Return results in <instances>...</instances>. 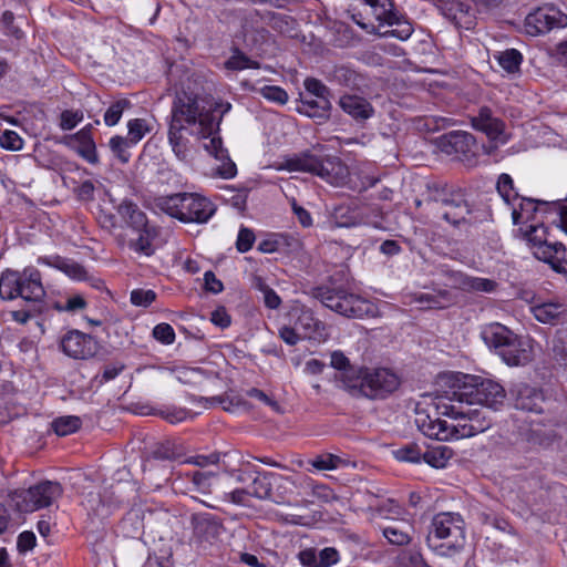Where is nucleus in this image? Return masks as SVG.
Instances as JSON below:
<instances>
[{
	"instance_id": "nucleus-1",
	"label": "nucleus",
	"mask_w": 567,
	"mask_h": 567,
	"mask_svg": "<svg viewBox=\"0 0 567 567\" xmlns=\"http://www.w3.org/2000/svg\"><path fill=\"white\" fill-rule=\"evenodd\" d=\"M436 409L440 411V414L453 417L456 423L449 425L445 420H441L437 416L433 417L427 411L417 409L415 424L430 439L449 441L451 439L471 437L485 432L492 425V420L484 411L471 409L470 405L440 401Z\"/></svg>"
},
{
	"instance_id": "nucleus-2",
	"label": "nucleus",
	"mask_w": 567,
	"mask_h": 567,
	"mask_svg": "<svg viewBox=\"0 0 567 567\" xmlns=\"http://www.w3.org/2000/svg\"><path fill=\"white\" fill-rule=\"evenodd\" d=\"M0 297L2 300L21 298L24 301L23 308L11 311V318L18 323L25 324L45 308V290L40 271L35 268H27L23 271L4 270L0 277Z\"/></svg>"
},
{
	"instance_id": "nucleus-3",
	"label": "nucleus",
	"mask_w": 567,
	"mask_h": 567,
	"mask_svg": "<svg viewBox=\"0 0 567 567\" xmlns=\"http://www.w3.org/2000/svg\"><path fill=\"white\" fill-rule=\"evenodd\" d=\"M310 293L324 307L346 318H373L379 313V309L373 302L338 284V279L334 276L329 277L322 285L313 287Z\"/></svg>"
},
{
	"instance_id": "nucleus-4",
	"label": "nucleus",
	"mask_w": 567,
	"mask_h": 567,
	"mask_svg": "<svg viewBox=\"0 0 567 567\" xmlns=\"http://www.w3.org/2000/svg\"><path fill=\"white\" fill-rule=\"evenodd\" d=\"M481 337L508 367H523L534 357L533 341L513 332L499 322H491L482 328Z\"/></svg>"
},
{
	"instance_id": "nucleus-5",
	"label": "nucleus",
	"mask_w": 567,
	"mask_h": 567,
	"mask_svg": "<svg viewBox=\"0 0 567 567\" xmlns=\"http://www.w3.org/2000/svg\"><path fill=\"white\" fill-rule=\"evenodd\" d=\"M445 399L465 405L481 404L497 411L504 405L506 391L494 380L464 374L445 392Z\"/></svg>"
},
{
	"instance_id": "nucleus-6",
	"label": "nucleus",
	"mask_w": 567,
	"mask_h": 567,
	"mask_svg": "<svg viewBox=\"0 0 567 567\" xmlns=\"http://www.w3.org/2000/svg\"><path fill=\"white\" fill-rule=\"evenodd\" d=\"M429 548L439 556L453 557L465 545L464 520L460 514L439 513L426 536Z\"/></svg>"
},
{
	"instance_id": "nucleus-7",
	"label": "nucleus",
	"mask_w": 567,
	"mask_h": 567,
	"mask_svg": "<svg viewBox=\"0 0 567 567\" xmlns=\"http://www.w3.org/2000/svg\"><path fill=\"white\" fill-rule=\"evenodd\" d=\"M206 99L186 91L178 92L172 106L171 122L176 124L198 125V135L207 137L219 126L216 115L212 114L213 106L208 105Z\"/></svg>"
},
{
	"instance_id": "nucleus-8",
	"label": "nucleus",
	"mask_w": 567,
	"mask_h": 567,
	"mask_svg": "<svg viewBox=\"0 0 567 567\" xmlns=\"http://www.w3.org/2000/svg\"><path fill=\"white\" fill-rule=\"evenodd\" d=\"M157 206L183 223L205 224L216 212L214 203L197 193H177L161 197Z\"/></svg>"
},
{
	"instance_id": "nucleus-9",
	"label": "nucleus",
	"mask_w": 567,
	"mask_h": 567,
	"mask_svg": "<svg viewBox=\"0 0 567 567\" xmlns=\"http://www.w3.org/2000/svg\"><path fill=\"white\" fill-rule=\"evenodd\" d=\"M525 236L532 245L534 256L567 278L566 248L561 243L548 241L544 224L530 225Z\"/></svg>"
},
{
	"instance_id": "nucleus-10",
	"label": "nucleus",
	"mask_w": 567,
	"mask_h": 567,
	"mask_svg": "<svg viewBox=\"0 0 567 567\" xmlns=\"http://www.w3.org/2000/svg\"><path fill=\"white\" fill-rule=\"evenodd\" d=\"M63 493L60 483L43 481L28 489L16 491L12 501L21 513H31L43 507H49Z\"/></svg>"
},
{
	"instance_id": "nucleus-11",
	"label": "nucleus",
	"mask_w": 567,
	"mask_h": 567,
	"mask_svg": "<svg viewBox=\"0 0 567 567\" xmlns=\"http://www.w3.org/2000/svg\"><path fill=\"white\" fill-rule=\"evenodd\" d=\"M282 168L289 172H307L317 175L328 182H331V172L337 168V175H343L346 168L341 165L338 157L327 156L322 158L310 152L301 153L295 157L286 159Z\"/></svg>"
},
{
	"instance_id": "nucleus-12",
	"label": "nucleus",
	"mask_w": 567,
	"mask_h": 567,
	"mask_svg": "<svg viewBox=\"0 0 567 567\" xmlns=\"http://www.w3.org/2000/svg\"><path fill=\"white\" fill-rule=\"evenodd\" d=\"M439 146L447 155H455L468 166L477 163L478 145L476 138L468 132L453 131L440 137Z\"/></svg>"
},
{
	"instance_id": "nucleus-13",
	"label": "nucleus",
	"mask_w": 567,
	"mask_h": 567,
	"mask_svg": "<svg viewBox=\"0 0 567 567\" xmlns=\"http://www.w3.org/2000/svg\"><path fill=\"white\" fill-rule=\"evenodd\" d=\"M372 8L375 19L389 25H396L395 29L388 30L380 33L381 37H394L400 40H406L411 37L413 28L410 22L402 21L400 16L394 10V4L391 0H363Z\"/></svg>"
},
{
	"instance_id": "nucleus-14",
	"label": "nucleus",
	"mask_w": 567,
	"mask_h": 567,
	"mask_svg": "<svg viewBox=\"0 0 567 567\" xmlns=\"http://www.w3.org/2000/svg\"><path fill=\"white\" fill-rule=\"evenodd\" d=\"M525 27L530 35L547 33L567 27V14L554 6L539 7L526 17Z\"/></svg>"
},
{
	"instance_id": "nucleus-15",
	"label": "nucleus",
	"mask_w": 567,
	"mask_h": 567,
	"mask_svg": "<svg viewBox=\"0 0 567 567\" xmlns=\"http://www.w3.org/2000/svg\"><path fill=\"white\" fill-rule=\"evenodd\" d=\"M60 349L72 359L86 360L96 355L101 346L91 334L70 330L61 338Z\"/></svg>"
},
{
	"instance_id": "nucleus-16",
	"label": "nucleus",
	"mask_w": 567,
	"mask_h": 567,
	"mask_svg": "<svg viewBox=\"0 0 567 567\" xmlns=\"http://www.w3.org/2000/svg\"><path fill=\"white\" fill-rule=\"evenodd\" d=\"M430 200L442 206V217L453 225L464 221L471 213L470 206L461 192L436 190L430 195Z\"/></svg>"
},
{
	"instance_id": "nucleus-17",
	"label": "nucleus",
	"mask_w": 567,
	"mask_h": 567,
	"mask_svg": "<svg viewBox=\"0 0 567 567\" xmlns=\"http://www.w3.org/2000/svg\"><path fill=\"white\" fill-rule=\"evenodd\" d=\"M400 385V380L395 373L385 368L367 370L365 386L363 396L369 399H383L394 392Z\"/></svg>"
},
{
	"instance_id": "nucleus-18",
	"label": "nucleus",
	"mask_w": 567,
	"mask_h": 567,
	"mask_svg": "<svg viewBox=\"0 0 567 567\" xmlns=\"http://www.w3.org/2000/svg\"><path fill=\"white\" fill-rule=\"evenodd\" d=\"M471 125L475 131L484 133L488 140L501 141L502 144L507 142L505 136V123L502 118L494 114V111L486 105L477 110V114L470 117Z\"/></svg>"
},
{
	"instance_id": "nucleus-19",
	"label": "nucleus",
	"mask_w": 567,
	"mask_h": 567,
	"mask_svg": "<svg viewBox=\"0 0 567 567\" xmlns=\"http://www.w3.org/2000/svg\"><path fill=\"white\" fill-rule=\"evenodd\" d=\"M437 10L457 28L471 30L475 25L472 8L458 0H436Z\"/></svg>"
},
{
	"instance_id": "nucleus-20",
	"label": "nucleus",
	"mask_w": 567,
	"mask_h": 567,
	"mask_svg": "<svg viewBox=\"0 0 567 567\" xmlns=\"http://www.w3.org/2000/svg\"><path fill=\"white\" fill-rule=\"evenodd\" d=\"M340 109L355 122L363 123L374 114V107L364 97L355 94H344L338 102Z\"/></svg>"
},
{
	"instance_id": "nucleus-21",
	"label": "nucleus",
	"mask_w": 567,
	"mask_h": 567,
	"mask_svg": "<svg viewBox=\"0 0 567 567\" xmlns=\"http://www.w3.org/2000/svg\"><path fill=\"white\" fill-rule=\"evenodd\" d=\"M553 202L518 197L517 202H513L512 206V218L513 224L518 225L524 217L532 218L534 214L538 212L554 213Z\"/></svg>"
},
{
	"instance_id": "nucleus-22",
	"label": "nucleus",
	"mask_w": 567,
	"mask_h": 567,
	"mask_svg": "<svg viewBox=\"0 0 567 567\" xmlns=\"http://www.w3.org/2000/svg\"><path fill=\"white\" fill-rule=\"evenodd\" d=\"M295 323L303 339L320 342L328 338L326 324L316 318L310 310H301Z\"/></svg>"
},
{
	"instance_id": "nucleus-23",
	"label": "nucleus",
	"mask_w": 567,
	"mask_h": 567,
	"mask_svg": "<svg viewBox=\"0 0 567 567\" xmlns=\"http://www.w3.org/2000/svg\"><path fill=\"white\" fill-rule=\"evenodd\" d=\"M305 567H331L339 561V551L334 547L317 550L313 547L305 548L297 555Z\"/></svg>"
},
{
	"instance_id": "nucleus-24",
	"label": "nucleus",
	"mask_w": 567,
	"mask_h": 567,
	"mask_svg": "<svg viewBox=\"0 0 567 567\" xmlns=\"http://www.w3.org/2000/svg\"><path fill=\"white\" fill-rule=\"evenodd\" d=\"M92 124L86 125L78 133L68 137L71 145L89 163H97L96 146L92 137Z\"/></svg>"
},
{
	"instance_id": "nucleus-25",
	"label": "nucleus",
	"mask_w": 567,
	"mask_h": 567,
	"mask_svg": "<svg viewBox=\"0 0 567 567\" xmlns=\"http://www.w3.org/2000/svg\"><path fill=\"white\" fill-rule=\"evenodd\" d=\"M278 483H290V477L270 472L258 473L248 488V495L260 499L272 498V485Z\"/></svg>"
},
{
	"instance_id": "nucleus-26",
	"label": "nucleus",
	"mask_w": 567,
	"mask_h": 567,
	"mask_svg": "<svg viewBox=\"0 0 567 567\" xmlns=\"http://www.w3.org/2000/svg\"><path fill=\"white\" fill-rule=\"evenodd\" d=\"M367 368L349 367L336 375L339 386L347 390L352 395H363V388L365 386V372Z\"/></svg>"
},
{
	"instance_id": "nucleus-27",
	"label": "nucleus",
	"mask_w": 567,
	"mask_h": 567,
	"mask_svg": "<svg viewBox=\"0 0 567 567\" xmlns=\"http://www.w3.org/2000/svg\"><path fill=\"white\" fill-rule=\"evenodd\" d=\"M195 535L204 540L216 539L223 530L219 519L210 514H195L192 517Z\"/></svg>"
},
{
	"instance_id": "nucleus-28",
	"label": "nucleus",
	"mask_w": 567,
	"mask_h": 567,
	"mask_svg": "<svg viewBox=\"0 0 567 567\" xmlns=\"http://www.w3.org/2000/svg\"><path fill=\"white\" fill-rule=\"evenodd\" d=\"M545 398L543 392L526 384L519 388L515 400V406L517 409L534 413H542Z\"/></svg>"
},
{
	"instance_id": "nucleus-29",
	"label": "nucleus",
	"mask_w": 567,
	"mask_h": 567,
	"mask_svg": "<svg viewBox=\"0 0 567 567\" xmlns=\"http://www.w3.org/2000/svg\"><path fill=\"white\" fill-rule=\"evenodd\" d=\"M117 213L134 231L148 227L146 214L132 200L124 199L118 205Z\"/></svg>"
},
{
	"instance_id": "nucleus-30",
	"label": "nucleus",
	"mask_w": 567,
	"mask_h": 567,
	"mask_svg": "<svg viewBox=\"0 0 567 567\" xmlns=\"http://www.w3.org/2000/svg\"><path fill=\"white\" fill-rule=\"evenodd\" d=\"M330 109L329 99H301L296 111L319 122H324L330 117Z\"/></svg>"
},
{
	"instance_id": "nucleus-31",
	"label": "nucleus",
	"mask_w": 567,
	"mask_h": 567,
	"mask_svg": "<svg viewBox=\"0 0 567 567\" xmlns=\"http://www.w3.org/2000/svg\"><path fill=\"white\" fill-rule=\"evenodd\" d=\"M43 261L47 265L63 271L66 276H69L72 279H89V274L86 269L81 264L72 259L64 258L61 256H53L44 258Z\"/></svg>"
},
{
	"instance_id": "nucleus-32",
	"label": "nucleus",
	"mask_w": 567,
	"mask_h": 567,
	"mask_svg": "<svg viewBox=\"0 0 567 567\" xmlns=\"http://www.w3.org/2000/svg\"><path fill=\"white\" fill-rule=\"evenodd\" d=\"M135 233L137 237L130 239L128 247L140 255L152 256L155 252L153 240L157 237L156 228L148 226Z\"/></svg>"
},
{
	"instance_id": "nucleus-33",
	"label": "nucleus",
	"mask_w": 567,
	"mask_h": 567,
	"mask_svg": "<svg viewBox=\"0 0 567 567\" xmlns=\"http://www.w3.org/2000/svg\"><path fill=\"white\" fill-rule=\"evenodd\" d=\"M534 317L542 323L555 324L566 313L564 305L558 302H545L532 308Z\"/></svg>"
},
{
	"instance_id": "nucleus-34",
	"label": "nucleus",
	"mask_w": 567,
	"mask_h": 567,
	"mask_svg": "<svg viewBox=\"0 0 567 567\" xmlns=\"http://www.w3.org/2000/svg\"><path fill=\"white\" fill-rule=\"evenodd\" d=\"M185 453L184 445L179 441L171 439L155 444L151 452L153 458L167 461H175L184 456Z\"/></svg>"
},
{
	"instance_id": "nucleus-35",
	"label": "nucleus",
	"mask_w": 567,
	"mask_h": 567,
	"mask_svg": "<svg viewBox=\"0 0 567 567\" xmlns=\"http://www.w3.org/2000/svg\"><path fill=\"white\" fill-rule=\"evenodd\" d=\"M186 126L171 122L168 130V141L173 152L179 159H186L188 155V140L184 136Z\"/></svg>"
},
{
	"instance_id": "nucleus-36",
	"label": "nucleus",
	"mask_w": 567,
	"mask_h": 567,
	"mask_svg": "<svg viewBox=\"0 0 567 567\" xmlns=\"http://www.w3.org/2000/svg\"><path fill=\"white\" fill-rule=\"evenodd\" d=\"M420 303H426L430 309H443L451 305L454 299L449 290H441L437 293H421L416 297Z\"/></svg>"
},
{
	"instance_id": "nucleus-37",
	"label": "nucleus",
	"mask_w": 567,
	"mask_h": 567,
	"mask_svg": "<svg viewBox=\"0 0 567 567\" xmlns=\"http://www.w3.org/2000/svg\"><path fill=\"white\" fill-rule=\"evenodd\" d=\"M452 456V450L446 446L440 445L425 451L422 460L435 468L444 467L447 460Z\"/></svg>"
},
{
	"instance_id": "nucleus-38",
	"label": "nucleus",
	"mask_w": 567,
	"mask_h": 567,
	"mask_svg": "<svg viewBox=\"0 0 567 567\" xmlns=\"http://www.w3.org/2000/svg\"><path fill=\"white\" fill-rule=\"evenodd\" d=\"M132 106V102L125 97L114 101L104 113L103 120L105 125H116L120 122L124 111L130 110Z\"/></svg>"
},
{
	"instance_id": "nucleus-39",
	"label": "nucleus",
	"mask_w": 567,
	"mask_h": 567,
	"mask_svg": "<svg viewBox=\"0 0 567 567\" xmlns=\"http://www.w3.org/2000/svg\"><path fill=\"white\" fill-rule=\"evenodd\" d=\"M82 421L79 416L66 415L53 420L52 429L59 436H66L81 427Z\"/></svg>"
},
{
	"instance_id": "nucleus-40",
	"label": "nucleus",
	"mask_w": 567,
	"mask_h": 567,
	"mask_svg": "<svg viewBox=\"0 0 567 567\" xmlns=\"http://www.w3.org/2000/svg\"><path fill=\"white\" fill-rule=\"evenodd\" d=\"M187 476L193 484V491L200 494H209L212 492L213 481L216 478L215 473L195 471Z\"/></svg>"
},
{
	"instance_id": "nucleus-41",
	"label": "nucleus",
	"mask_w": 567,
	"mask_h": 567,
	"mask_svg": "<svg viewBox=\"0 0 567 567\" xmlns=\"http://www.w3.org/2000/svg\"><path fill=\"white\" fill-rule=\"evenodd\" d=\"M495 58L499 65L508 73H515L518 71L523 61L520 52L516 49H508L499 52Z\"/></svg>"
},
{
	"instance_id": "nucleus-42",
	"label": "nucleus",
	"mask_w": 567,
	"mask_h": 567,
	"mask_svg": "<svg viewBox=\"0 0 567 567\" xmlns=\"http://www.w3.org/2000/svg\"><path fill=\"white\" fill-rule=\"evenodd\" d=\"M382 533L383 536L388 539V542L392 545L404 546L410 544L412 540L409 530L402 528L401 524L398 523L384 527Z\"/></svg>"
},
{
	"instance_id": "nucleus-43",
	"label": "nucleus",
	"mask_w": 567,
	"mask_h": 567,
	"mask_svg": "<svg viewBox=\"0 0 567 567\" xmlns=\"http://www.w3.org/2000/svg\"><path fill=\"white\" fill-rule=\"evenodd\" d=\"M332 81L346 87L354 89L360 84V75L349 68L339 66L332 73Z\"/></svg>"
},
{
	"instance_id": "nucleus-44",
	"label": "nucleus",
	"mask_w": 567,
	"mask_h": 567,
	"mask_svg": "<svg viewBox=\"0 0 567 567\" xmlns=\"http://www.w3.org/2000/svg\"><path fill=\"white\" fill-rule=\"evenodd\" d=\"M496 188L506 204L511 205L513 202H517L519 195L515 190L513 178L508 174L499 175Z\"/></svg>"
},
{
	"instance_id": "nucleus-45",
	"label": "nucleus",
	"mask_w": 567,
	"mask_h": 567,
	"mask_svg": "<svg viewBox=\"0 0 567 567\" xmlns=\"http://www.w3.org/2000/svg\"><path fill=\"white\" fill-rule=\"evenodd\" d=\"M553 355L557 362L567 367V329L557 331L553 341Z\"/></svg>"
},
{
	"instance_id": "nucleus-46",
	"label": "nucleus",
	"mask_w": 567,
	"mask_h": 567,
	"mask_svg": "<svg viewBox=\"0 0 567 567\" xmlns=\"http://www.w3.org/2000/svg\"><path fill=\"white\" fill-rule=\"evenodd\" d=\"M225 68L233 71L244 69H258L259 63L250 60L246 54L236 50L235 53L225 62Z\"/></svg>"
},
{
	"instance_id": "nucleus-47",
	"label": "nucleus",
	"mask_w": 567,
	"mask_h": 567,
	"mask_svg": "<svg viewBox=\"0 0 567 567\" xmlns=\"http://www.w3.org/2000/svg\"><path fill=\"white\" fill-rule=\"evenodd\" d=\"M394 456L401 462L419 463L422 460V451L416 443H408L395 450Z\"/></svg>"
},
{
	"instance_id": "nucleus-48",
	"label": "nucleus",
	"mask_w": 567,
	"mask_h": 567,
	"mask_svg": "<svg viewBox=\"0 0 567 567\" xmlns=\"http://www.w3.org/2000/svg\"><path fill=\"white\" fill-rule=\"evenodd\" d=\"M128 136L127 140L132 144L138 143L150 131L151 127L146 120L134 118L127 123Z\"/></svg>"
},
{
	"instance_id": "nucleus-49",
	"label": "nucleus",
	"mask_w": 567,
	"mask_h": 567,
	"mask_svg": "<svg viewBox=\"0 0 567 567\" xmlns=\"http://www.w3.org/2000/svg\"><path fill=\"white\" fill-rule=\"evenodd\" d=\"M132 145V143L120 135L113 136L110 140V148L114 156L118 158L122 163H127L130 161L131 154L127 148Z\"/></svg>"
},
{
	"instance_id": "nucleus-50",
	"label": "nucleus",
	"mask_w": 567,
	"mask_h": 567,
	"mask_svg": "<svg viewBox=\"0 0 567 567\" xmlns=\"http://www.w3.org/2000/svg\"><path fill=\"white\" fill-rule=\"evenodd\" d=\"M219 127L212 135L206 137L208 142L204 144V148L215 158L224 161L225 158H228V154L227 150L223 146L220 136L217 135Z\"/></svg>"
},
{
	"instance_id": "nucleus-51",
	"label": "nucleus",
	"mask_w": 567,
	"mask_h": 567,
	"mask_svg": "<svg viewBox=\"0 0 567 567\" xmlns=\"http://www.w3.org/2000/svg\"><path fill=\"white\" fill-rule=\"evenodd\" d=\"M259 93L266 100L279 105H285L288 102V93L277 85H265L259 90Z\"/></svg>"
},
{
	"instance_id": "nucleus-52",
	"label": "nucleus",
	"mask_w": 567,
	"mask_h": 567,
	"mask_svg": "<svg viewBox=\"0 0 567 567\" xmlns=\"http://www.w3.org/2000/svg\"><path fill=\"white\" fill-rule=\"evenodd\" d=\"M399 561L402 567H431L419 550L402 551Z\"/></svg>"
},
{
	"instance_id": "nucleus-53",
	"label": "nucleus",
	"mask_w": 567,
	"mask_h": 567,
	"mask_svg": "<svg viewBox=\"0 0 567 567\" xmlns=\"http://www.w3.org/2000/svg\"><path fill=\"white\" fill-rule=\"evenodd\" d=\"M310 463L315 468H317L319 471H326V470L337 468L339 466V464L342 463V460L337 455L328 453V454L318 455Z\"/></svg>"
},
{
	"instance_id": "nucleus-54",
	"label": "nucleus",
	"mask_w": 567,
	"mask_h": 567,
	"mask_svg": "<svg viewBox=\"0 0 567 567\" xmlns=\"http://www.w3.org/2000/svg\"><path fill=\"white\" fill-rule=\"evenodd\" d=\"M256 286L264 293L265 305L269 309H277L280 306V303H281L280 297L276 293V291L274 289H271L268 285H266L261 280V278L257 279Z\"/></svg>"
},
{
	"instance_id": "nucleus-55",
	"label": "nucleus",
	"mask_w": 567,
	"mask_h": 567,
	"mask_svg": "<svg viewBox=\"0 0 567 567\" xmlns=\"http://www.w3.org/2000/svg\"><path fill=\"white\" fill-rule=\"evenodd\" d=\"M23 145L22 138L13 131L6 130L0 134V146L9 151H19Z\"/></svg>"
},
{
	"instance_id": "nucleus-56",
	"label": "nucleus",
	"mask_w": 567,
	"mask_h": 567,
	"mask_svg": "<svg viewBox=\"0 0 567 567\" xmlns=\"http://www.w3.org/2000/svg\"><path fill=\"white\" fill-rule=\"evenodd\" d=\"M156 299L155 291L135 289L131 292V302L137 307H147Z\"/></svg>"
},
{
	"instance_id": "nucleus-57",
	"label": "nucleus",
	"mask_w": 567,
	"mask_h": 567,
	"mask_svg": "<svg viewBox=\"0 0 567 567\" xmlns=\"http://www.w3.org/2000/svg\"><path fill=\"white\" fill-rule=\"evenodd\" d=\"M153 337L164 344H171L175 340V332L171 324L159 323L154 327Z\"/></svg>"
},
{
	"instance_id": "nucleus-58",
	"label": "nucleus",
	"mask_w": 567,
	"mask_h": 567,
	"mask_svg": "<svg viewBox=\"0 0 567 567\" xmlns=\"http://www.w3.org/2000/svg\"><path fill=\"white\" fill-rule=\"evenodd\" d=\"M306 90L318 99H328L329 89L318 79L307 78L305 80Z\"/></svg>"
},
{
	"instance_id": "nucleus-59",
	"label": "nucleus",
	"mask_w": 567,
	"mask_h": 567,
	"mask_svg": "<svg viewBox=\"0 0 567 567\" xmlns=\"http://www.w3.org/2000/svg\"><path fill=\"white\" fill-rule=\"evenodd\" d=\"M47 148L44 147H37L34 150V161L35 163L38 164V166L40 167H43V168H48V169H55L56 166L60 164L58 157L55 156H52V157H49L47 156Z\"/></svg>"
},
{
	"instance_id": "nucleus-60",
	"label": "nucleus",
	"mask_w": 567,
	"mask_h": 567,
	"mask_svg": "<svg viewBox=\"0 0 567 567\" xmlns=\"http://www.w3.org/2000/svg\"><path fill=\"white\" fill-rule=\"evenodd\" d=\"M255 243V235L252 230L248 228H240L236 241V248L240 252H246L249 249H251L252 245Z\"/></svg>"
},
{
	"instance_id": "nucleus-61",
	"label": "nucleus",
	"mask_w": 567,
	"mask_h": 567,
	"mask_svg": "<svg viewBox=\"0 0 567 567\" xmlns=\"http://www.w3.org/2000/svg\"><path fill=\"white\" fill-rule=\"evenodd\" d=\"M220 461V453L214 452L208 455H195L184 461V463L193 464L199 467L218 464Z\"/></svg>"
},
{
	"instance_id": "nucleus-62",
	"label": "nucleus",
	"mask_w": 567,
	"mask_h": 567,
	"mask_svg": "<svg viewBox=\"0 0 567 567\" xmlns=\"http://www.w3.org/2000/svg\"><path fill=\"white\" fill-rule=\"evenodd\" d=\"M83 114L81 112L73 111H63L61 113V122L60 126L64 131H70L76 126V124L82 121Z\"/></svg>"
},
{
	"instance_id": "nucleus-63",
	"label": "nucleus",
	"mask_w": 567,
	"mask_h": 567,
	"mask_svg": "<svg viewBox=\"0 0 567 567\" xmlns=\"http://www.w3.org/2000/svg\"><path fill=\"white\" fill-rule=\"evenodd\" d=\"M35 540L37 538L33 532H22L18 537L17 548L20 553H27L33 549Z\"/></svg>"
},
{
	"instance_id": "nucleus-64",
	"label": "nucleus",
	"mask_w": 567,
	"mask_h": 567,
	"mask_svg": "<svg viewBox=\"0 0 567 567\" xmlns=\"http://www.w3.org/2000/svg\"><path fill=\"white\" fill-rule=\"evenodd\" d=\"M554 213L559 217L561 228L567 233V198L555 200L553 204Z\"/></svg>"
}]
</instances>
